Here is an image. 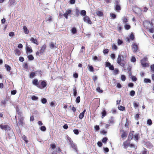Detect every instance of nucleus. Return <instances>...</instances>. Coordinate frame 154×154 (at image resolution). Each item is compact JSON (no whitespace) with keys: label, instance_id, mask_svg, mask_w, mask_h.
Here are the masks:
<instances>
[{"label":"nucleus","instance_id":"79ce46f5","mask_svg":"<svg viewBox=\"0 0 154 154\" xmlns=\"http://www.w3.org/2000/svg\"><path fill=\"white\" fill-rule=\"evenodd\" d=\"M22 139L24 141H25L26 143H27L28 142V141L27 140V137L26 136H23L22 137Z\"/></svg>","mask_w":154,"mask_h":154},{"label":"nucleus","instance_id":"f8f14e48","mask_svg":"<svg viewBox=\"0 0 154 154\" xmlns=\"http://www.w3.org/2000/svg\"><path fill=\"white\" fill-rule=\"evenodd\" d=\"M15 0H9L8 2V6L12 7L16 4L15 3Z\"/></svg>","mask_w":154,"mask_h":154},{"label":"nucleus","instance_id":"72a5a7b5","mask_svg":"<svg viewBox=\"0 0 154 154\" xmlns=\"http://www.w3.org/2000/svg\"><path fill=\"white\" fill-rule=\"evenodd\" d=\"M127 134L125 132H124L122 134V135H121V137L122 138H126L127 137Z\"/></svg>","mask_w":154,"mask_h":154},{"label":"nucleus","instance_id":"423d86ee","mask_svg":"<svg viewBox=\"0 0 154 154\" xmlns=\"http://www.w3.org/2000/svg\"><path fill=\"white\" fill-rule=\"evenodd\" d=\"M83 20L84 21L88 23L91 24L92 22L90 20L89 17L88 16H85L83 17Z\"/></svg>","mask_w":154,"mask_h":154},{"label":"nucleus","instance_id":"2eb2a0df","mask_svg":"<svg viewBox=\"0 0 154 154\" xmlns=\"http://www.w3.org/2000/svg\"><path fill=\"white\" fill-rule=\"evenodd\" d=\"M30 41L32 42L35 44L37 45H38V44L37 40L36 39H35L33 37L31 38L30 39Z\"/></svg>","mask_w":154,"mask_h":154},{"label":"nucleus","instance_id":"f257e3e1","mask_svg":"<svg viewBox=\"0 0 154 154\" xmlns=\"http://www.w3.org/2000/svg\"><path fill=\"white\" fill-rule=\"evenodd\" d=\"M126 56L125 55L119 54L117 59L118 64L122 67H124L126 63Z\"/></svg>","mask_w":154,"mask_h":154},{"label":"nucleus","instance_id":"7c9ffc66","mask_svg":"<svg viewBox=\"0 0 154 154\" xmlns=\"http://www.w3.org/2000/svg\"><path fill=\"white\" fill-rule=\"evenodd\" d=\"M28 59L29 60H32L34 59V57L32 55H30L27 57Z\"/></svg>","mask_w":154,"mask_h":154},{"label":"nucleus","instance_id":"de8ad7c7","mask_svg":"<svg viewBox=\"0 0 154 154\" xmlns=\"http://www.w3.org/2000/svg\"><path fill=\"white\" fill-rule=\"evenodd\" d=\"M147 145L149 148H151L153 147L152 144L150 143H148Z\"/></svg>","mask_w":154,"mask_h":154},{"label":"nucleus","instance_id":"0e129e2a","mask_svg":"<svg viewBox=\"0 0 154 154\" xmlns=\"http://www.w3.org/2000/svg\"><path fill=\"white\" fill-rule=\"evenodd\" d=\"M122 41L120 40V39H118V44L119 45H121L122 43Z\"/></svg>","mask_w":154,"mask_h":154},{"label":"nucleus","instance_id":"b1692460","mask_svg":"<svg viewBox=\"0 0 154 154\" xmlns=\"http://www.w3.org/2000/svg\"><path fill=\"white\" fill-rule=\"evenodd\" d=\"M5 67L6 68L7 71L10 72L11 70V67L8 65L6 64L5 65Z\"/></svg>","mask_w":154,"mask_h":154},{"label":"nucleus","instance_id":"a211bd4d","mask_svg":"<svg viewBox=\"0 0 154 154\" xmlns=\"http://www.w3.org/2000/svg\"><path fill=\"white\" fill-rule=\"evenodd\" d=\"M15 54L17 56H19L21 54V52L18 49H16L14 51Z\"/></svg>","mask_w":154,"mask_h":154},{"label":"nucleus","instance_id":"0eeeda50","mask_svg":"<svg viewBox=\"0 0 154 154\" xmlns=\"http://www.w3.org/2000/svg\"><path fill=\"white\" fill-rule=\"evenodd\" d=\"M72 10L71 9H68L65 13L63 14V16L66 19L68 18V15L71 14Z\"/></svg>","mask_w":154,"mask_h":154},{"label":"nucleus","instance_id":"4d7b16f0","mask_svg":"<svg viewBox=\"0 0 154 154\" xmlns=\"http://www.w3.org/2000/svg\"><path fill=\"white\" fill-rule=\"evenodd\" d=\"M136 61L135 58L134 57H132L131 60V61L132 62H135Z\"/></svg>","mask_w":154,"mask_h":154},{"label":"nucleus","instance_id":"13d9d810","mask_svg":"<svg viewBox=\"0 0 154 154\" xmlns=\"http://www.w3.org/2000/svg\"><path fill=\"white\" fill-rule=\"evenodd\" d=\"M14 35V33L13 32H10L9 33V36L12 37Z\"/></svg>","mask_w":154,"mask_h":154},{"label":"nucleus","instance_id":"412c9836","mask_svg":"<svg viewBox=\"0 0 154 154\" xmlns=\"http://www.w3.org/2000/svg\"><path fill=\"white\" fill-rule=\"evenodd\" d=\"M88 68L89 71L91 72H93L94 71V68L92 66L88 65Z\"/></svg>","mask_w":154,"mask_h":154},{"label":"nucleus","instance_id":"bb28decb","mask_svg":"<svg viewBox=\"0 0 154 154\" xmlns=\"http://www.w3.org/2000/svg\"><path fill=\"white\" fill-rule=\"evenodd\" d=\"M71 32L73 34H75L77 32V30L75 28H72L71 29Z\"/></svg>","mask_w":154,"mask_h":154},{"label":"nucleus","instance_id":"052dcab7","mask_svg":"<svg viewBox=\"0 0 154 154\" xmlns=\"http://www.w3.org/2000/svg\"><path fill=\"white\" fill-rule=\"evenodd\" d=\"M85 48V47L84 46H82V48H81V49L80 50V52L81 53H83L84 52Z\"/></svg>","mask_w":154,"mask_h":154},{"label":"nucleus","instance_id":"e433bc0d","mask_svg":"<svg viewBox=\"0 0 154 154\" xmlns=\"http://www.w3.org/2000/svg\"><path fill=\"white\" fill-rule=\"evenodd\" d=\"M97 14L98 16H101L103 15V13L101 11H98L97 12Z\"/></svg>","mask_w":154,"mask_h":154},{"label":"nucleus","instance_id":"37998d69","mask_svg":"<svg viewBox=\"0 0 154 154\" xmlns=\"http://www.w3.org/2000/svg\"><path fill=\"white\" fill-rule=\"evenodd\" d=\"M108 140V138L106 137H104L103 138L102 140V142L103 143H105Z\"/></svg>","mask_w":154,"mask_h":154},{"label":"nucleus","instance_id":"6e6552de","mask_svg":"<svg viewBox=\"0 0 154 154\" xmlns=\"http://www.w3.org/2000/svg\"><path fill=\"white\" fill-rule=\"evenodd\" d=\"M134 36L133 33H131V35L129 37H128L126 38V41L130 42V39L132 41L134 40Z\"/></svg>","mask_w":154,"mask_h":154},{"label":"nucleus","instance_id":"6ab92c4d","mask_svg":"<svg viewBox=\"0 0 154 154\" xmlns=\"http://www.w3.org/2000/svg\"><path fill=\"white\" fill-rule=\"evenodd\" d=\"M128 142L127 140L125 141L123 143V145L124 146V148L126 149L128 147Z\"/></svg>","mask_w":154,"mask_h":154},{"label":"nucleus","instance_id":"9d476101","mask_svg":"<svg viewBox=\"0 0 154 154\" xmlns=\"http://www.w3.org/2000/svg\"><path fill=\"white\" fill-rule=\"evenodd\" d=\"M32 83L34 85L36 86L38 88H41V87H40V85L38 82L37 79H34L32 81Z\"/></svg>","mask_w":154,"mask_h":154},{"label":"nucleus","instance_id":"a19ab883","mask_svg":"<svg viewBox=\"0 0 154 154\" xmlns=\"http://www.w3.org/2000/svg\"><path fill=\"white\" fill-rule=\"evenodd\" d=\"M135 94V92L134 90H132L130 92V95L132 97L134 96Z\"/></svg>","mask_w":154,"mask_h":154},{"label":"nucleus","instance_id":"603ef678","mask_svg":"<svg viewBox=\"0 0 154 154\" xmlns=\"http://www.w3.org/2000/svg\"><path fill=\"white\" fill-rule=\"evenodd\" d=\"M33 100H36L38 99V97L35 96H32L31 98Z\"/></svg>","mask_w":154,"mask_h":154},{"label":"nucleus","instance_id":"c85d7f7f","mask_svg":"<svg viewBox=\"0 0 154 154\" xmlns=\"http://www.w3.org/2000/svg\"><path fill=\"white\" fill-rule=\"evenodd\" d=\"M133 137V134L132 133H130L129 134L128 137V140H131Z\"/></svg>","mask_w":154,"mask_h":154},{"label":"nucleus","instance_id":"5fc2aeb1","mask_svg":"<svg viewBox=\"0 0 154 154\" xmlns=\"http://www.w3.org/2000/svg\"><path fill=\"white\" fill-rule=\"evenodd\" d=\"M73 131L75 134L78 135L79 134V131L78 129L74 130Z\"/></svg>","mask_w":154,"mask_h":154},{"label":"nucleus","instance_id":"5701e85b","mask_svg":"<svg viewBox=\"0 0 154 154\" xmlns=\"http://www.w3.org/2000/svg\"><path fill=\"white\" fill-rule=\"evenodd\" d=\"M23 29L24 31V32L26 34H28L29 33V31L28 30L27 27L25 26H24Z\"/></svg>","mask_w":154,"mask_h":154},{"label":"nucleus","instance_id":"f3484780","mask_svg":"<svg viewBox=\"0 0 154 154\" xmlns=\"http://www.w3.org/2000/svg\"><path fill=\"white\" fill-rule=\"evenodd\" d=\"M46 46L45 44L43 45L41 47V49L40 50V52L41 53H43L46 49Z\"/></svg>","mask_w":154,"mask_h":154},{"label":"nucleus","instance_id":"3c124183","mask_svg":"<svg viewBox=\"0 0 154 154\" xmlns=\"http://www.w3.org/2000/svg\"><path fill=\"white\" fill-rule=\"evenodd\" d=\"M119 70L117 69H115L114 71V74L115 75H116L119 73Z\"/></svg>","mask_w":154,"mask_h":154},{"label":"nucleus","instance_id":"9b49d317","mask_svg":"<svg viewBox=\"0 0 154 154\" xmlns=\"http://www.w3.org/2000/svg\"><path fill=\"white\" fill-rule=\"evenodd\" d=\"M132 51L134 52L135 53L137 52L138 47L137 45L136 44L134 43L132 45Z\"/></svg>","mask_w":154,"mask_h":154},{"label":"nucleus","instance_id":"4468645a","mask_svg":"<svg viewBox=\"0 0 154 154\" xmlns=\"http://www.w3.org/2000/svg\"><path fill=\"white\" fill-rule=\"evenodd\" d=\"M40 87L41 88H40L41 89H42L45 88L47 85L46 83L44 81H42L41 83Z\"/></svg>","mask_w":154,"mask_h":154},{"label":"nucleus","instance_id":"4c0bfd02","mask_svg":"<svg viewBox=\"0 0 154 154\" xmlns=\"http://www.w3.org/2000/svg\"><path fill=\"white\" fill-rule=\"evenodd\" d=\"M122 20L123 23H126L128 22L127 19L125 17H123L122 18Z\"/></svg>","mask_w":154,"mask_h":154},{"label":"nucleus","instance_id":"cd10ccee","mask_svg":"<svg viewBox=\"0 0 154 154\" xmlns=\"http://www.w3.org/2000/svg\"><path fill=\"white\" fill-rule=\"evenodd\" d=\"M125 29L126 30H128L131 28V26L129 25L126 24L124 26Z\"/></svg>","mask_w":154,"mask_h":154},{"label":"nucleus","instance_id":"ea45409f","mask_svg":"<svg viewBox=\"0 0 154 154\" xmlns=\"http://www.w3.org/2000/svg\"><path fill=\"white\" fill-rule=\"evenodd\" d=\"M121 80L123 81H125L126 79L125 76L124 75H122L121 77Z\"/></svg>","mask_w":154,"mask_h":154},{"label":"nucleus","instance_id":"e2e57ef3","mask_svg":"<svg viewBox=\"0 0 154 154\" xmlns=\"http://www.w3.org/2000/svg\"><path fill=\"white\" fill-rule=\"evenodd\" d=\"M50 47L51 49H53L55 47V45L54 44L51 43L50 45Z\"/></svg>","mask_w":154,"mask_h":154},{"label":"nucleus","instance_id":"2f4dec72","mask_svg":"<svg viewBox=\"0 0 154 154\" xmlns=\"http://www.w3.org/2000/svg\"><path fill=\"white\" fill-rule=\"evenodd\" d=\"M41 101L43 104H45L47 102V100L46 98H43L42 99Z\"/></svg>","mask_w":154,"mask_h":154},{"label":"nucleus","instance_id":"09e8293b","mask_svg":"<svg viewBox=\"0 0 154 154\" xmlns=\"http://www.w3.org/2000/svg\"><path fill=\"white\" fill-rule=\"evenodd\" d=\"M149 32L151 33H153L154 32V26L153 27H151V28H148Z\"/></svg>","mask_w":154,"mask_h":154},{"label":"nucleus","instance_id":"58836bf2","mask_svg":"<svg viewBox=\"0 0 154 154\" xmlns=\"http://www.w3.org/2000/svg\"><path fill=\"white\" fill-rule=\"evenodd\" d=\"M67 139L69 141V143L70 144L73 143V141L69 137H67Z\"/></svg>","mask_w":154,"mask_h":154},{"label":"nucleus","instance_id":"a18cd8bd","mask_svg":"<svg viewBox=\"0 0 154 154\" xmlns=\"http://www.w3.org/2000/svg\"><path fill=\"white\" fill-rule=\"evenodd\" d=\"M84 117V114L83 113L81 112L80 113L79 116V118L80 119H82Z\"/></svg>","mask_w":154,"mask_h":154},{"label":"nucleus","instance_id":"c9c22d12","mask_svg":"<svg viewBox=\"0 0 154 154\" xmlns=\"http://www.w3.org/2000/svg\"><path fill=\"white\" fill-rule=\"evenodd\" d=\"M26 51L29 53H31L32 51V49L30 47H27L26 49Z\"/></svg>","mask_w":154,"mask_h":154},{"label":"nucleus","instance_id":"8fccbe9b","mask_svg":"<svg viewBox=\"0 0 154 154\" xmlns=\"http://www.w3.org/2000/svg\"><path fill=\"white\" fill-rule=\"evenodd\" d=\"M73 95L74 96V97H75V96H76L77 95V90L75 88L73 89Z\"/></svg>","mask_w":154,"mask_h":154},{"label":"nucleus","instance_id":"c03bdc74","mask_svg":"<svg viewBox=\"0 0 154 154\" xmlns=\"http://www.w3.org/2000/svg\"><path fill=\"white\" fill-rule=\"evenodd\" d=\"M80 101V98L79 96L77 97L75 101L76 103H79Z\"/></svg>","mask_w":154,"mask_h":154},{"label":"nucleus","instance_id":"774afa93","mask_svg":"<svg viewBox=\"0 0 154 154\" xmlns=\"http://www.w3.org/2000/svg\"><path fill=\"white\" fill-rule=\"evenodd\" d=\"M151 70L153 71L154 72V64H152L150 66Z\"/></svg>","mask_w":154,"mask_h":154},{"label":"nucleus","instance_id":"7ed1b4c3","mask_svg":"<svg viewBox=\"0 0 154 154\" xmlns=\"http://www.w3.org/2000/svg\"><path fill=\"white\" fill-rule=\"evenodd\" d=\"M120 1L119 0H115L114 9L116 11H120L121 8L119 4Z\"/></svg>","mask_w":154,"mask_h":154},{"label":"nucleus","instance_id":"49530a36","mask_svg":"<svg viewBox=\"0 0 154 154\" xmlns=\"http://www.w3.org/2000/svg\"><path fill=\"white\" fill-rule=\"evenodd\" d=\"M96 90L97 91L100 93H102L103 92V91L102 90L100 89V88L99 87H98L97 88Z\"/></svg>","mask_w":154,"mask_h":154},{"label":"nucleus","instance_id":"f704fd0d","mask_svg":"<svg viewBox=\"0 0 154 154\" xmlns=\"http://www.w3.org/2000/svg\"><path fill=\"white\" fill-rule=\"evenodd\" d=\"M144 82L145 83H150L151 82V80L145 78L144 79Z\"/></svg>","mask_w":154,"mask_h":154},{"label":"nucleus","instance_id":"6e6d98bb","mask_svg":"<svg viewBox=\"0 0 154 154\" xmlns=\"http://www.w3.org/2000/svg\"><path fill=\"white\" fill-rule=\"evenodd\" d=\"M55 102V101H53L51 102L50 103V105L51 107L54 106H55V103L54 102Z\"/></svg>","mask_w":154,"mask_h":154},{"label":"nucleus","instance_id":"473e14b6","mask_svg":"<svg viewBox=\"0 0 154 154\" xmlns=\"http://www.w3.org/2000/svg\"><path fill=\"white\" fill-rule=\"evenodd\" d=\"M152 123V121L151 119H149L147 121V124L149 125H151Z\"/></svg>","mask_w":154,"mask_h":154},{"label":"nucleus","instance_id":"39448f33","mask_svg":"<svg viewBox=\"0 0 154 154\" xmlns=\"http://www.w3.org/2000/svg\"><path fill=\"white\" fill-rule=\"evenodd\" d=\"M106 67H108L110 70H114V67L113 65H111L109 62H106Z\"/></svg>","mask_w":154,"mask_h":154},{"label":"nucleus","instance_id":"bf43d9fd","mask_svg":"<svg viewBox=\"0 0 154 154\" xmlns=\"http://www.w3.org/2000/svg\"><path fill=\"white\" fill-rule=\"evenodd\" d=\"M110 57L112 60H114L115 58V55L114 54H112L110 55Z\"/></svg>","mask_w":154,"mask_h":154},{"label":"nucleus","instance_id":"1a4fd4ad","mask_svg":"<svg viewBox=\"0 0 154 154\" xmlns=\"http://www.w3.org/2000/svg\"><path fill=\"white\" fill-rule=\"evenodd\" d=\"M0 128L3 130H9L10 129V128L7 125H0Z\"/></svg>","mask_w":154,"mask_h":154},{"label":"nucleus","instance_id":"338daca9","mask_svg":"<svg viewBox=\"0 0 154 154\" xmlns=\"http://www.w3.org/2000/svg\"><path fill=\"white\" fill-rule=\"evenodd\" d=\"M19 60L20 62H23L24 61V59L23 57H20L19 58Z\"/></svg>","mask_w":154,"mask_h":154},{"label":"nucleus","instance_id":"aec40b11","mask_svg":"<svg viewBox=\"0 0 154 154\" xmlns=\"http://www.w3.org/2000/svg\"><path fill=\"white\" fill-rule=\"evenodd\" d=\"M86 12L84 10H82L80 12V14L82 16L85 17L86 16Z\"/></svg>","mask_w":154,"mask_h":154},{"label":"nucleus","instance_id":"c756f323","mask_svg":"<svg viewBox=\"0 0 154 154\" xmlns=\"http://www.w3.org/2000/svg\"><path fill=\"white\" fill-rule=\"evenodd\" d=\"M23 119L22 118L20 119V120L18 122V124L19 126H22L23 125Z\"/></svg>","mask_w":154,"mask_h":154},{"label":"nucleus","instance_id":"69168bd1","mask_svg":"<svg viewBox=\"0 0 154 154\" xmlns=\"http://www.w3.org/2000/svg\"><path fill=\"white\" fill-rule=\"evenodd\" d=\"M109 52V50L108 49H105L103 51V52L104 54H107Z\"/></svg>","mask_w":154,"mask_h":154},{"label":"nucleus","instance_id":"dca6fc26","mask_svg":"<svg viewBox=\"0 0 154 154\" xmlns=\"http://www.w3.org/2000/svg\"><path fill=\"white\" fill-rule=\"evenodd\" d=\"M70 146L76 152L77 151V146L75 143H72L70 144Z\"/></svg>","mask_w":154,"mask_h":154},{"label":"nucleus","instance_id":"a878e982","mask_svg":"<svg viewBox=\"0 0 154 154\" xmlns=\"http://www.w3.org/2000/svg\"><path fill=\"white\" fill-rule=\"evenodd\" d=\"M118 109L121 111H123L125 109V107L122 106H118Z\"/></svg>","mask_w":154,"mask_h":154},{"label":"nucleus","instance_id":"680f3d73","mask_svg":"<svg viewBox=\"0 0 154 154\" xmlns=\"http://www.w3.org/2000/svg\"><path fill=\"white\" fill-rule=\"evenodd\" d=\"M133 105L134 107L136 108L139 105V103H133Z\"/></svg>","mask_w":154,"mask_h":154},{"label":"nucleus","instance_id":"f03ea898","mask_svg":"<svg viewBox=\"0 0 154 154\" xmlns=\"http://www.w3.org/2000/svg\"><path fill=\"white\" fill-rule=\"evenodd\" d=\"M152 20H153V19L151 20V22L148 20L144 21L143 22V25L144 27L147 29L151 28V27H153V25L152 22Z\"/></svg>","mask_w":154,"mask_h":154},{"label":"nucleus","instance_id":"393cba45","mask_svg":"<svg viewBox=\"0 0 154 154\" xmlns=\"http://www.w3.org/2000/svg\"><path fill=\"white\" fill-rule=\"evenodd\" d=\"M40 129L41 131L44 132L46 131V128L45 126H43L40 127Z\"/></svg>","mask_w":154,"mask_h":154},{"label":"nucleus","instance_id":"4be33fe9","mask_svg":"<svg viewBox=\"0 0 154 154\" xmlns=\"http://www.w3.org/2000/svg\"><path fill=\"white\" fill-rule=\"evenodd\" d=\"M139 137L138 134H135L134 136V140L136 141H137L138 140Z\"/></svg>","mask_w":154,"mask_h":154},{"label":"nucleus","instance_id":"864d4df0","mask_svg":"<svg viewBox=\"0 0 154 154\" xmlns=\"http://www.w3.org/2000/svg\"><path fill=\"white\" fill-rule=\"evenodd\" d=\"M131 79L134 82L136 81L137 80V78L135 76H131Z\"/></svg>","mask_w":154,"mask_h":154},{"label":"nucleus","instance_id":"20e7f679","mask_svg":"<svg viewBox=\"0 0 154 154\" xmlns=\"http://www.w3.org/2000/svg\"><path fill=\"white\" fill-rule=\"evenodd\" d=\"M147 58L144 57L141 60V64L143 67H148L149 66L148 64L146 63Z\"/></svg>","mask_w":154,"mask_h":154},{"label":"nucleus","instance_id":"ddd939ff","mask_svg":"<svg viewBox=\"0 0 154 154\" xmlns=\"http://www.w3.org/2000/svg\"><path fill=\"white\" fill-rule=\"evenodd\" d=\"M41 72V71L40 70L39 71H36L35 72H31L29 76V78L30 79H32L33 78L35 75V74H37V72Z\"/></svg>","mask_w":154,"mask_h":154}]
</instances>
